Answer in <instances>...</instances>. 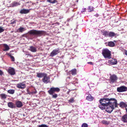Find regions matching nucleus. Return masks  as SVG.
Returning a JSON list of instances; mask_svg holds the SVG:
<instances>
[{"label": "nucleus", "instance_id": "obj_28", "mask_svg": "<svg viewBox=\"0 0 127 127\" xmlns=\"http://www.w3.org/2000/svg\"><path fill=\"white\" fill-rule=\"evenodd\" d=\"M15 92V90H8L7 92L11 94H13Z\"/></svg>", "mask_w": 127, "mask_h": 127}, {"label": "nucleus", "instance_id": "obj_21", "mask_svg": "<svg viewBox=\"0 0 127 127\" xmlns=\"http://www.w3.org/2000/svg\"><path fill=\"white\" fill-rule=\"evenodd\" d=\"M117 63V60L116 59L112 58L111 59L110 63L112 65L116 64Z\"/></svg>", "mask_w": 127, "mask_h": 127}, {"label": "nucleus", "instance_id": "obj_38", "mask_svg": "<svg viewBox=\"0 0 127 127\" xmlns=\"http://www.w3.org/2000/svg\"><path fill=\"white\" fill-rule=\"evenodd\" d=\"M4 31L3 27H0V33L3 32Z\"/></svg>", "mask_w": 127, "mask_h": 127}, {"label": "nucleus", "instance_id": "obj_22", "mask_svg": "<svg viewBox=\"0 0 127 127\" xmlns=\"http://www.w3.org/2000/svg\"><path fill=\"white\" fill-rule=\"evenodd\" d=\"M94 98L92 97L91 95H89L87 96L86 99L89 101H91L93 100Z\"/></svg>", "mask_w": 127, "mask_h": 127}, {"label": "nucleus", "instance_id": "obj_40", "mask_svg": "<svg viewBox=\"0 0 127 127\" xmlns=\"http://www.w3.org/2000/svg\"><path fill=\"white\" fill-rule=\"evenodd\" d=\"M11 58V59L12 61H14V57L10 55V56Z\"/></svg>", "mask_w": 127, "mask_h": 127}, {"label": "nucleus", "instance_id": "obj_35", "mask_svg": "<svg viewBox=\"0 0 127 127\" xmlns=\"http://www.w3.org/2000/svg\"><path fill=\"white\" fill-rule=\"evenodd\" d=\"M38 127H48V126L45 124H42L38 125Z\"/></svg>", "mask_w": 127, "mask_h": 127}, {"label": "nucleus", "instance_id": "obj_15", "mask_svg": "<svg viewBox=\"0 0 127 127\" xmlns=\"http://www.w3.org/2000/svg\"><path fill=\"white\" fill-rule=\"evenodd\" d=\"M102 34L103 35H104L105 36L107 37L108 36L109 31H105L104 30H101V31Z\"/></svg>", "mask_w": 127, "mask_h": 127}, {"label": "nucleus", "instance_id": "obj_7", "mask_svg": "<svg viewBox=\"0 0 127 127\" xmlns=\"http://www.w3.org/2000/svg\"><path fill=\"white\" fill-rule=\"evenodd\" d=\"M60 53L59 49L57 48L53 50L50 53V56L51 57H53L57 55Z\"/></svg>", "mask_w": 127, "mask_h": 127}, {"label": "nucleus", "instance_id": "obj_26", "mask_svg": "<svg viewBox=\"0 0 127 127\" xmlns=\"http://www.w3.org/2000/svg\"><path fill=\"white\" fill-rule=\"evenodd\" d=\"M25 28L22 27H20L18 29L17 31L19 32H22L25 31Z\"/></svg>", "mask_w": 127, "mask_h": 127}, {"label": "nucleus", "instance_id": "obj_1", "mask_svg": "<svg viewBox=\"0 0 127 127\" xmlns=\"http://www.w3.org/2000/svg\"><path fill=\"white\" fill-rule=\"evenodd\" d=\"M106 103H104L106 106L105 110L106 112L109 113H111L115 107L117 106V101L114 98H107ZM105 103V101L103 102Z\"/></svg>", "mask_w": 127, "mask_h": 127}, {"label": "nucleus", "instance_id": "obj_2", "mask_svg": "<svg viewBox=\"0 0 127 127\" xmlns=\"http://www.w3.org/2000/svg\"><path fill=\"white\" fill-rule=\"evenodd\" d=\"M28 33L31 35L40 36L44 35L45 34V32L43 31L32 30L29 31Z\"/></svg>", "mask_w": 127, "mask_h": 127}, {"label": "nucleus", "instance_id": "obj_34", "mask_svg": "<svg viewBox=\"0 0 127 127\" xmlns=\"http://www.w3.org/2000/svg\"><path fill=\"white\" fill-rule=\"evenodd\" d=\"M52 95V97L53 98H57L58 96V95L57 94H56L54 93L53 94L51 95Z\"/></svg>", "mask_w": 127, "mask_h": 127}, {"label": "nucleus", "instance_id": "obj_10", "mask_svg": "<svg viewBox=\"0 0 127 127\" xmlns=\"http://www.w3.org/2000/svg\"><path fill=\"white\" fill-rule=\"evenodd\" d=\"M17 86L18 88L21 89H23L26 87L25 84L22 83L18 84L17 85Z\"/></svg>", "mask_w": 127, "mask_h": 127}, {"label": "nucleus", "instance_id": "obj_5", "mask_svg": "<svg viewBox=\"0 0 127 127\" xmlns=\"http://www.w3.org/2000/svg\"><path fill=\"white\" fill-rule=\"evenodd\" d=\"M60 91V89L59 88L53 87L50 88V90L48 91V92L50 95H52L55 92H58Z\"/></svg>", "mask_w": 127, "mask_h": 127}, {"label": "nucleus", "instance_id": "obj_44", "mask_svg": "<svg viewBox=\"0 0 127 127\" xmlns=\"http://www.w3.org/2000/svg\"><path fill=\"white\" fill-rule=\"evenodd\" d=\"M88 63L89 64H93L92 62H89Z\"/></svg>", "mask_w": 127, "mask_h": 127}, {"label": "nucleus", "instance_id": "obj_20", "mask_svg": "<svg viewBox=\"0 0 127 127\" xmlns=\"http://www.w3.org/2000/svg\"><path fill=\"white\" fill-rule=\"evenodd\" d=\"M3 45L4 48L3 49V51H7L9 50L10 48L7 44H4Z\"/></svg>", "mask_w": 127, "mask_h": 127}, {"label": "nucleus", "instance_id": "obj_30", "mask_svg": "<svg viewBox=\"0 0 127 127\" xmlns=\"http://www.w3.org/2000/svg\"><path fill=\"white\" fill-rule=\"evenodd\" d=\"M88 9L89 12H91L93 11V7L91 6H89Z\"/></svg>", "mask_w": 127, "mask_h": 127}, {"label": "nucleus", "instance_id": "obj_36", "mask_svg": "<svg viewBox=\"0 0 127 127\" xmlns=\"http://www.w3.org/2000/svg\"><path fill=\"white\" fill-rule=\"evenodd\" d=\"M81 127H88V125L86 123H84L82 125Z\"/></svg>", "mask_w": 127, "mask_h": 127}, {"label": "nucleus", "instance_id": "obj_8", "mask_svg": "<svg viewBox=\"0 0 127 127\" xmlns=\"http://www.w3.org/2000/svg\"><path fill=\"white\" fill-rule=\"evenodd\" d=\"M42 82L45 84H47L50 82V78L46 74L44 76L42 79Z\"/></svg>", "mask_w": 127, "mask_h": 127}, {"label": "nucleus", "instance_id": "obj_9", "mask_svg": "<svg viewBox=\"0 0 127 127\" xmlns=\"http://www.w3.org/2000/svg\"><path fill=\"white\" fill-rule=\"evenodd\" d=\"M110 79L111 82L112 83H114L116 81L117 78L115 75H113L110 76Z\"/></svg>", "mask_w": 127, "mask_h": 127}, {"label": "nucleus", "instance_id": "obj_4", "mask_svg": "<svg viewBox=\"0 0 127 127\" xmlns=\"http://www.w3.org/2000/svg\"><path fill=\"white\" fill-rule=\"evenodd\" d=\"M106 100H107V98H102L99 100V101L100 104L99 105V107L101 109L103 110L104 109L105 110L106 106L105 104L103 103H106V102L105 103L103 102V101H104V102H105V101L106 102Z\"/></svg>", "mask_w": 127, "mask_h": 127}, {"label": "nucleus", "instance_id": "obj_37", "mask_svg": "<svg viewBox=\"0 0 127 127\" xmlns=\"http://www.w3.org/2000/svg\"><path fill=\"white\" fill-rule=\"evenodd\" d=\"M48 1L49 2L53 3H55V0H48Z\"/></svg>", "mask_w": 127, "mask_h": 127}, {"label": "nucleus", "instance_id": "obj_41", "mask_svg": "<svg viewBox=\"0 0 127 127\" xmlns=\"http://www.w3.org/2000/svg\"><path fill=\"white\" fill-rule=\"evenodd\" d=\"M16 21L14 20V21L11 22V23H10V24H15L16 23Z\"/></svg>", "mask_w": 127, "mask_h": 127}, {"label": "nucleus", "instance_id": "obj_24", "mask_svg": "<svg viewBox=\"0 0 127 127\" xmlns=\"http://www.w3.org/2000/svg\"><path fill=\"white\" fill-rule=\"evenodd\" d=\"M120 106L122 107H125V109L126 110V108L127 107V105L124 102H121L120 103Z\"/></svg>", "mask_w": 127, "mask_h": 127}, {"label": "nucleus", "instance_id": "obj_46", "mask_svg": "<svg viewBox=\"0 0 127 127\" xmlns=\"http://www.w3.org/2000/svg\"><path fill=\"white\" fill-rule=\"evenodd\" d=\"M114 42H116V41H115V40H114Z\"/></svg>", "mask_w": 127, "mask_h": 127}, {"label": "nucleus", "instance_id": "obj_47", "mask_svg": "<svg viewBox=\"0 0 127 127\" xmlns=\"http://www.w3.org/2000/svg\"><path fill=\"white\" fill-rule=\"evenodd\" d=\"M27 54H25V55H27Z\"/></svg>", "mask_w": 127, "mask_h": 127}, {"label": "nucleus", "instance_id": "obj_13", "mask_svg": "<svg viewBox=\"0 0 127 127\" xmlns=\"http://www.w3.org/2000/svg\"><path fill=\"white\" fill-rule=\"evenodd\" d=\"M8 105L9 107L12 108H14L16 107L15 104L12 102H9L8 103Z\"/></svg>", "mask_w": 127, "mask_h": 127}, {"label": "nucleus", "instance_id": "obj_19", "mask_svg": "<svg viewBox=\"0 0 127 127\" xmlns=\"http://www.w3.org/2000/svg\"><path fill=\"white\" fill-rule=\"evenodd\" d=\"M29 11V10L23 9L21 10L20 13L21 14H26L28 13Z\"/></svg>", "mask_w": 127, "mask_h": 127}, {"label": "nucleus", "instance_id": "obj_18", "mask_svg": "<svg viewBox=\"0 0 127 127\" xmlns=\"http://www.w3.org/2000/svg\"><path fill=\"white\" fill-rule=\"evenodd\" d=\"M29 50L33 52H35L37 51L36 48L32 46L30 47Z\"/></svg>", "mask_w": 127, "mask_h": 127}, {"label": "nucleus", "instance_id": "obj_31", "mask_svg": "<svg viewBox=\"0 0 127 127\" xmlns=\"http://www.w3.org/2000/svg\"><path fill=\"white\" fill-rule=\"evenodd\" d=\"M37 91L35 90L34 91H32L28 93V94L30 95H33L37 93Z\"/></svg>", "mask_w": 127, "mask_h": 127}, {"label": "nucleus", "instance_id": "obj_25", "mask_svg": "<svg viewBox=\"0 0 127 127\" xmlns=\"http://www.w3.org/2000/svg\"><path fill=\"white\" fill-rule=\"evenodd\" d=\"M108 45L109 46L111 47H113L114 46L115 44L114 42L110 41L108 42Z\"/></svg>", "mask_w": 127, "mask_h": 127}, {"label": "nucleus", "instance_id": "obj_33", "mask_svg": "<svg viewBox=\"0 0 127 127\" xmlns=\"http://www.w3.org/2000/svg\"><path fill=\"white\" fill-rule=\"evenodd\" d=\"M74 98H72L69 100V102L70 103H71L74 101Z\"/></svg>", "mask_w": 127, "mask_h": 127}, {"label": "nucleus", "instance_id": "obj_27", "mask_svg": "<svg viewBox=\"0 0 127 127\" xmlns=\"http://www.w3.org/2000/svg\"><path fill=\"white\" fill-rule=\"evenodd\" d=\"M0 95L2 99H5L7 96V95L5 94H1Z\"/></svg>", "mask_w": 127, "mask_h": 127}, {"label": "nucleus", "instance_id": "obj_23", "mask_svg": "<svg viewBox=\"0 0 127 127\" xmlns=\"http://www.w3.org/2000/svg\"><path fill=\"white\" fill-rule=\"evenodd\" d=\"M70 72L72 75H75L76 74L77 70L76 69H73L71 70Z\"/></svg>", "mask_w": 127, "mask_h": 127}, {"label": "nucleus", "instance_id": "obj_39", "mask_svg": "<svg viewBox=\"0 0 127 127\" xmlns=\"http://www.w3.org/2000/svg\"><path fill=\"white\" fill-rule=\"evenodd\" d=\"M86 8H83L82 10L81 11V12L83 13L84 12H85L86 11Z\"/></svg>", "mask_w": 127, "mask_h": 127}, {"label": "nucleus", "instance_id": "obj_29", "mask_svg": "<svg viewBox=\"0 0 127 127\" xmlns=\"http://www.w3.org/2000/svg\"><path fill=\"white\" fill-rule=\"evenodd\" d=\"M102 123L103 124L106 125H108L109 124V122L104 120L102 121Z\"/></svg>", "mask_w": 127, "mask_h": 127}, {"label": "nucleus", "instance_id": "obj_17", "mask_svg": "<svg viewBox=\"0 0 127 127\" xmlns=\"http://www.w3.org/2000/svg\"><path fill=\"white\" fill-rule=\"evenodd\" d=\"M118 36L117 34L116 33H115L113 32H109L108 36L110 37H113Z\"/></svg>", "mask_w": 127, "mask_h": 127}, {"label": "nucleus", "instance_id": "obj_11", "mask_svg": "<svg viewBox=\"0 0 127 127\" xmlns=\"http://www.w3.org/2000/svg\"><path fill=\"white\" fill-rule=\"evenodd\" d=\"M8 72L11 75H13L15 74V70L12 68L9 69Z\"/></svg>", "mask_w": 127, "mask_h": 127}, {"label": "nucleus", "instance_id": "obj_16", "mask_svg": "<svg viewBox=\"0 0 127 127\" xmlns=\"http://www.w3.org/2000/svg\"><path fill=\"white\" fill-rule=\"evenodd\" d=\"M46 74H45L43 73L40 72L39 73H37V77L39 78L43 77Z\"/></svg>", "mask_w": 127, "mask_h": 127}, {"label": "nucleus", "instance_id": "obj_45", "mask_svg": "<svg viewBox=\"0 0 127 127\" xmlns=\"http://www.w3.org/2000/svg\"><path fill=\"white\" fill-rule=\"evenodd\" d=\"M126 111L127 113V107L126 108Z\"/></svg>", "mask_w": 127, "mask_h": 127}, {"label": "nucleus", "instance_id": "obj_43", "mask_svg": "<svg viewBox=\"0 0 127 127\" xmlns=\"http://www.w3.org/2000/svg\"><path fill=\"white\" fill-rule=\"evenodd\" d=\"M125 54L127 56V50H125Z\"/></svg>", "mask_w": 127, "mask_h": 127}, {"label": "nucleus", "instance_id": "obj_32", "mask_svg": "<svg viewBox=\"0 0 127 127\" xmlns=\"http://www.w3.org/2000/svg\"><path fill=\"white\" fill-rule=\"evenodd\" d=\"M13 6H17L18 5H20V4L18 2H14L12 3Z\"/></svg>", "mask_w": 127, "mask_h": 127}, {"label": "nucleus", "instance_id": "obj_42", "mask_svg": "<svg viewBox=\"0 0 127 127\" xmlns=\"http://www.w3.org/2000/svg\"><path fill=\"white\" fill-rule=\"evenodd\" d=\"M3 74V72L2 71L0 70V75H2Z\"/></svg>", "mask_w": 127, "mask_h": 127}, {"label": "nucleus", "instance_id": "obj_14", "mask_svg": "<svg viewBox=\"0 0 127 127\" xmlns=\"http://www.w3.org/2000/svg\"><path fill=\"white\" fill-rule=\"evenodd\" d=\"M121 120L124 122H127V114H125L122 117Z\"/></svg>", "mask_w": 127, "mask_h": 127}, {"label": "nucleus", "instance_id": "obj_12", "mask_svg": "<svg viewBox=\"0 0 127 127\" xmlns=\"http://www.w3.org/2000/svg\"><path fill=\"white\" fill-rule=\"evenodd\" d=\"M15 104L17 107L18 108H21L23 105L21 101H16V102Z\"/></svg>", "mask_w": 127, "mask_h": 127}, {"label": "nucleus", "instance_id": "obj_6", "mask_svg": "<svg viewBox=\"0 0 127 127\" xmlns=\"http://www.w3.org/2000/svg\"><path fill=\"white\" fill-rule=\"evenodd\" d=\"M117 90L119 92H125L127 91V87L124 86H122L117 88Z\"/></svg>", "mask_w": 127, "mask_h": 127}, {"label": "nucleus", "instance_id": "obj_3", "mask_svg": "<svg viewBox=\"0 0 127 127\" xmlns=\"http://www.w3.org/2000/svg\"><path fill=\"white\" fill-rule=\"evenodd\" d=\"M102 54L105 58H108L109 59L111 58V52L107 48L103 50Z\"/></svg>", "mask_w": 127, "mask_h": 127}]
</instances>
